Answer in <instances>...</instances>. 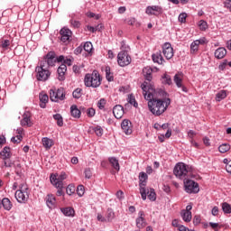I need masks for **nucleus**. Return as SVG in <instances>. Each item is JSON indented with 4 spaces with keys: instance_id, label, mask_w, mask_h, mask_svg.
I'll return each instance as SVG.
<instances>
[{
    "instance_id": "nucleus-1",
    "label": "nucleus",
    "mask_w": 231,
    "mask_h": 231,
    "mask_svg": "<svg viewBox=\"0 0 231 231\" xmlns=\"http://www.w3.org/2000/svg\"><path fill=\"white\" fill-rule=\"evenodd\" d=\"M141 89L143 90V97L148 102V109L154 116H162L163 113L167 111L169 106H171V98L161 99L156 97V88H152L150 86L147 88V82L141 84Z\"/></svg>"
},
{
    "instance_id": "nucleus-2",
    "label": "nucleus",
    "mask_w": 231,
    "mask_h": 231,
    "mask_svg": "<svg viewBox=\"0 0 231 231\" xmlns=\"http://www.w3.org/2000/svg\"><path fill=\"white\" fill-rule=\"evenodd\" d=\"M121 50L122 51L117 54V64L121 68H125V66H129L133 60L131 55H129V50H131V48L125 44V41L121 42Z\"/></svg>"
},
{
    "instance_id": "nucleus-3",
    "label": "nucleus",
    "mask_w": 231,
    "mask_h": 231,
    "mask_svg": "<svg viewBox=\"0 0 231 231\" xmlns=\"http://www.w3.org/2000/svg\"><path fill=\"white\" fill-rule=\"evenodd\" d=\"M84 84L86 88H100L102 86V76H100V72L94 69L92 73H87L84 77Z\"/></svg>"
},
{
    "instance_id": "nucleus-4",
    "label": "nucleus",
    "mask_w": 231,
    "mask_h": 231,
    "mask_svg": "<svg viewBox=\"0 0 231 231\" xmlns=\"http://www.w3.org/2000/svg\"><path fill=\"white\" fill-rule=\"evenodd\" d=\"M35 73L38 82H46L51 77V72L46 67V61H41L40 65L35 67Z\"/></svg>"
},
{
    "instance_id": "nucleus-5",
    "label": "nucleus",
    "mask_w": 231,
    "mask_h": 231,
    "mask_svg": "<svg viewBox=\"0 0 231 231\" xmlns=\"http://www.w3.org/2000/svg\"><path fill=\"white\" fill-rule=\"evenodd\" d=\"M192 171V166L185 164V162H178L173 169V174L179 180H187L189 171Z\"/></svg>"
},
{
    "instance_id": "nucleus-6",
    "label": "nucleus",
    "mask_w": 231,
    "mask_h": 231,
    "mask_svg": "<svg viewBox=\"0 0 231 231\" xmlns=\"http://www.w3.org/2000/svg\"><path fill=\"white\" fill-rule=\"evenodd\" d=\"M14 198L18 203L24 204L30 199V193H28V186L21 184L19 189L15 191Z\"/></svg>"
},
{
    "instance_id": "nucleus-7",
    "label": "nucleus",
    "mask_w": 231,
    "mask_h": 231,
    "mask_svg": "<svg viewBox=\"0 0 231 231\" xmlns=\"http://www.w3.org/2000/svg\"><path fill=\"white\" fill-rule=\"evenodd\" d=\"M147 180H149L147 173L141 171L139 173V190L143 201L147 199Z\"/></svg>"
},
{
    "instance_id": "nucleus-8",
    "label": "nucleus",
    "mask_w": 231,
    "mask_h": 231,
    "mask_svg": "<svg viewBox=\"0 0 231 231\" xmlns=\"http://www.w3.org/2000/svg\"><path fill=\"white\" fill-rule=\"evenodd\" d=\"M184 190L187 194H198L199 192V184L190 179L184 180Z\"/></svg>"
},
{
    "instance_id": "nucleus-9",
    "label": "nucleus",
    "mask_w": 231,
    "mask_h": 231,
    "mask_svg": "<svg viewBox=\"0 0 231 231\" xmlns=\"http://www.w3.org/2000/svg\"><path fill=\"white\" fill-rule=\"evenodd\" d=\"M50 98L51 102H59L60 100H64V98H66L64 88H51L50 90Z\"/></svg>"
},
{
    "instance_id": "nucleus-10",
    "label": "nucleus",
    "mask_w": 231,
    "mask_h": 231,
    "mask_svg": "<svg viewBox=\"0 0 231 231\" xmlns=\"http://www.w3.org/2000/svg\"><path fill=\"white\" fill-rule=\"evenodd\" d=\"M143 75L144 77V81L142 84L146 82V89H149V88L155 89L154 85L152 84V69L151 67H145L143 69Z\"/></svg>"
},
{
    "instance_id": "nucleus-11",
    "label": "nucleus",
    "mask_w": 231,
    "mask_h": 231,
    "mask_svg": "<svg viewBox=\"0 0 231 231\" xmlns=\"http://www.w3.org/2000/svg\"><path fill=\"white\" fill-rule=\"evenodd\" d=\"M51 185H53V187H55L56 189H58L57 192H56V196L60 197V196H64V190H62L64 189V183L62 182V180L57 179V175H51Z\"/></svg>"
},
{
    "instance_id": "nucleus-12",
    "label": "nucleus",
    "mask_w": 231,
    "mask_h": 231,
    "mask_svg": "<svg viewBox=\"0 0 231 231\" xmlns=\"http://www.w3.org/2000/svg\"><path fill=\"white\" fill-rule=\"evenodd\" d=\"M72 35H73V32H71L69 28L63 27L60 31L59 39L61 41V42H64L65 44H69Z\"/></svg>"
},
{
    "instance_id": "nucleus-13",
    "label": "nucleus",
    "mask_w": 231,
    "mask_h": 231,
    "mask_svg": "<svg viewBox=\"0 0 231 231\" xmlns=\"http://www.w3.org/2000/svg\"><path fill=\"white\" fill-rule=\"evenodd\" d=\"M162 53L167 60H171L172 57H174V48H172V45L171 42H166L162 44Z\"/></svg>"
},
{
    "instance_id": "nucleus-14",
    "label": "nucleus",
    "mask_w": 231,
    "mask_h": 231,
    "mask_svg": "<svg viewBox=\"0 0 231 231\" xmlns=\"http://www.w3.org/2000/svg\"><path fill=\"white\" fill-rule=\"evenodd\" d=\"M135 225L139 230H143L147 226V220H145V212L143 210H140L138 212V217L135 219Z\"/></svg>"
},
{
    "instance_id": "nucleus-15",
    "label": "nucleus",
    "mask_w": 231,
    "mask_h": 231,
    "mask_svg": "<svg viewBox=\"0 0 231 231\" xmlns=\"http://www.w3.org/2000/svg\"><path fill=\"white\" fill-rule=\"evenodd\" d=\"M45 60H42V62H46V68H50L55 66V62H57V58L55 57V51H49L45 57Z\"/></svg>"
},
{
    "instance_id": "nucleus-16",
    "label": "nucleus",
    "mask_w": 231,
    "mask_h": 231,
    "mask_svg": "<svg viewBox=\"0 0 231 231\" xmlns=\"http://www.w3.org/2000/svg\"><path fill=\"white\" fill-rule=\"evenodd\" d=\"M159 14H163V8L160 5H148L145 9V14L147 15H156V13Z\"/></svg>"
},
{
    "instance_id": "nucleus-17",
    "label": "nucleus",
    "mask_w": 231,
    "mask_h": 231,
    "mask_svg": "<svg viewBox=\"0 0 231 231\" xmlns=\"http://www.w3.org/2000/svg\"><path fill=\"white\" fill-rule=\"evenodd\" d=\"M121 128L124 131L125 134H133V123L129 119H124L121 123Z\"/></svg>"
},
{
    "instance_id": "nucleus-18",
    "label": "nucleus",
    "mask_w": 231,
    "mask_h": 231,
    "mask_svg": "<svg viewBox=\"0 0 231 231\" xmlns=\"http://www.w3.org/2000/svg\"><path fill=\"white\" fill-rule=\"evenodd\" d=\"M20 124L23 127H32L33 124L32 123V114L30 112H25L23 115V119L20 121Z\"/></svg>"
},
{
    "instance_id": "nucleus-19",
    "label": "nucleus",
    "mask_w": 231,
    "mask_h": 231,
    "mask_svg": "<svg viewBox=\"0 0 231 231\" xmlns=\"http://www.w3.org/2000/svg\"><path fill=\"white\" fill-rule=\"evenodd\" d=\"M1 208H4V210L10 212V210L14 208V204L12 203V200H10V199L8 198H4L3 199H0V210Z\"/></svg>"
},
{
    "instance_id": "nucleus-20",
    "label": "nucleus",
    "mask_w": 231,
    "mask_h": 231,
    "mask_svg": "<svg viewBox=\"0 0 231 231\" xmlns=\"http://www.w3.org/2000/svg\"><path fill=\"white\" fill-rule=\"evenodd\" d=\"M173 82L176 84L177 88H181L183 93H189V88L183 85V79L180 77V74L174 75Z\"/></svg>"
},
{
    "instance_id": "nucleus-21",
    "label": "nucleus",
    "mask_w": 231,
    "mask_h": 231,
    "mask_svg": "<svg viewBox=\"0 0 231 231\" xmlns=\"http://www.w3.org/2000/svg\"><path fill=\"white\" fill-rule=\"evenodd\" d=\"M66 71H68V67L66 64H60L57 69L58 79L62 82L66 80Z\"/></svg>"
},
{
    "instance_id": "nucleus-22",
    "label": "nucleus",
    "mask_w": 231,
    "mask_h": 231,
    "mask_svg": "<svg viewBox=\"0 0 231 231\" xmlns=\"http://www.w3.org/2000/svg\"><path fill=\"white\" fill-rule=\"evenodd\" d=\"M113 115L115 118H116L117 120H120V118L124 116V106L122 105H116L113 107Z\"/></svg>"
},
{
    "instance_id": "nucleus-23",
    "label": "nucleus",
    "mask_w": 231,
    "mask_h": 231,
    "mask_svg": "<svg viewBox=\"0 0 231 231\" xmlns=\"http://www.w3.org/2000/svg\"><path fill=\"white\" fill-rule=\"evenodd\" d=\"M46 205L48 208H54L56 203H57V199H55V195L53 194H48L47 197L45 198Z\"/></svg>"
},
{
    "instance_id": "nucleus-24",
    "label": "nucleus",
    "mask_w": 231,
    "mask_h": 231,
    "mask_svg": "<svg viewBox=\"0 0 231 231\" xmlns=\"http://www.w3.org/2000/svg\"><path fill=\"white\" fill-rule=\"evenodd\" d=\"M152 60L155 64H163L165 62V59H163V55H162V51L153 53Z\"/></svg>"
},
{
    "instance_id": "nucleus-25",
    "label": "nucleus",
    "mask_w": 231,
    "mask_h": 231,
    "mask_svg": "<svg viewBox=\"0 0 231 231\" xmlns=\"http://www.w3.org/2000/svg\"><path fill=\"white\" fill-rule=\"evenodd\" d=\"M60 212H62L66 217H75V209L71 207L61 208Z\"/></svg>"
},
{
    "instance_id": "nucleus-26",
    "label": "nucleus",
    "mask_w": 231,
    "mask_h": 231,
    "mask_svg": "<svg viewBox=\"0 0 231 231\" xmlns=\"http://www.w3.org/2000/svg\"><path fill=\"white\" fill-rule=\"evenodd\" d=\"M226 56V49L225 47H219L215 51V58L221 60Z\"/></svg>"
},
{
    "instance_id": "nucleus-27",
    "label": "nucleus",
    "mask_w": 231,
    "mask_h": 231,
    "mask_svg": "<svg viewBox=\"0 0 231 231\" xmlns=\"http://www.w3.org/2000/svg\"><path fill=\"white\" fill-rule=\"evenodd\" d=\"M39 98H40V107H42V109H45L46 104L49 102L50 97L47 96V94L40 93Z\"/></svg>"
},
{
    "instance_id": "nucleus-28",
    "label": "nucleus",
    "mask_w": 231,
    "mask_h": 231,
    "mask_svg": "<svg viewBox=\"0 0 231 231\" xmlns=\"http://www.w3.org/2000/svg\"><path fill=\"white\" fill-rule=\"evenodd\" d=\"M108 162L115 171H117V172L120 171V162L116 157H108Z\"/></svg>"
},
{
    "instance_id": "nucleus-29",
    "label": "nucleus",
    "mask_w": 231,
    "mask_h": 231,
    "mask_svg": "<svg viewBox=\"0 0 231 231\" xmlns=\"http://www.w3.org/2000/svg\"><path fill=\"white\" fill-rule=\"evenodd\" d=\"M0 155L2 156V160H8L12 157V153L10 152V147L5 146L0 152Z\"/></svg>"
},
{
    "instance_id": "nucleus-30",
    "label": "nucleus",
    "mask_w": 231,
    "mask_h": 231,
    "mask_svg": "<svg viewBox=\"0 0 231 231\" xmlns=\"http://www.w3.org/2000/svg\"><path fill=\"white\" fill-rule=\"evenodd\" d=\"M146 197L150 201H156V191H154L153 188H146Z\"/></svg>"
},
{
    "instance_id": "nucleus-31",
    "label": "nucleus",
    "mask_w": 231,
    "mask_h": 231,
    "mask_svg": "<svg viewBox=\"0 0 231 231\" xmlns=\"http://www.w3.org/2000/svg\"><path fill=\"white\" fill-rule=\"evenodd\" d=\"M70 115L73 116V118H80V110L77 105H72L70 106Z\"/></svg>"
},
{
    "instance_id": "nucleus-32",
    "label": "nucleus",
    "mask_w": 231,
    "mask_h": 231,
    "mask_svg": "<svg viewBox=\"0 0 231 231\" xmlns=\"http://www.w3.org/2000/svg\"><path fill=\"white\" fill-rule=\"evenodd\" d=\"M180 217L185 223H190L192 221V212L180 211Z\"/></svg>"
},
{
    "instance_id": "nucleus-33",
    "label": "nucleus",
    "mask_w": 231,
    "mask_h": 231,
    "mask_svg": "<svg viewBox=\"0 0 231 231\" xmlns=\"http://www.w3.org/2000/svg\"><path fill=\"white\" fill-rule=\"evenodd\" d=\"M105 73L107 82H113V80H115V76L113 72H111V67L106 66L105 69Z\"/></svg>"
},
{
    "instance_id": "nucleus-34",
    "label": "nucleus",
    "mask_w": 231,
    "mask_h": 231,
    "mask_svg": "<svg viewBox=\"0 0 231 231\" xmlns=\"http://www.w3.org/2000/svg\"><path fill=\"white\" fill-rule=\"evenodd\" d=\"M162 79L164 86H172V78H171V75L164 73L162 76Z\"/></svg>"
},
{
    "instance_id": "nucleus-35",
    "label": "nucleus",
    "mask_w": 231,
    "mask_h": 231,
    "mask_svg": "<svg viewBox=\"0 0 231 231\" xmlns=\"http://www.w3.org/2000/svg\"><path fill=\"white\" fill-rule=\"evenodd\" d=\"M42 145L45 149H51V146L53 145V141L48 137H43L42 139Z\"/></svg>"
},
{
    "instance_id": "nucleus-36",
    "label": "nucleus",
    "mask_w": 231,
    "mask_h": 231,
    "mask_svg": "<svg viewBox=\"0 0 231 231\" xmlns=\"http://www.w3.org/2000/svg\"><path fill=\"white\" fill-rule=\"evenodd\" d=\"M52 117L56 120L59 127H62V125H64V118L60 114H55L52 116Z\"/></svg>"
},
{
    "instance_id": "nucleus-37",
    "label": "nucleus",
    "mask_w": 231,
    "mask_h": 231,
    "mask_svg": "<svg viewBox=\"0 0 231 231\" xmlns=\"http://www.w3.org/2000/svg\"><path fill=\"white\" fill-rule=\"evenodd\" d=\"M226 98V90H220L217 95H216V100L217 102H221V100H225Z\"/></svg>"
},
{
    "instance_id": "nucleus-38",
    "label": "nucleus",
    "mask_w": 231,
    "mask_h": 231,
    "mask_svg": "<svg viewBox=\"0 0 231 231\" xmlns=\"http://www.w3.org/2000/svg\"><path fill=\"white\" fill-rule=\"evenodd\" d=\"M221 207L224 214H231V205L228 202H223Z\"/></svg>"
},
{
    "instance_id": "nucleus-39",
    "label": "nucleus",
    "mask_w": 231,
    "mask_h": 231,
    "mask_svg": "<svg viewBox=\"0 0 231 231\" xmlns=\"http://www.w3.org/2000/svg\"><path fill=\"white\" fill-rule=\"evenodd\" d=\"M115 219V211L112 208L106 210V221L111 223Z\"/></svg>"
},
{
    "instance_id": "nucleus-40",
    "label": "nucleus",
    "mask_w": 231,
    "mask_h": 231,
    "mask_svg": "<svg viewBox=\"0 0 231 231\" xmlns=\"http://www.w3.org/2000/svg\"><path fill=\"white\" fill-rule=\"evenodd\" d=\"M92 130L94 131L96 135L98 137L103 136V134H104V128H102V126H100V125L92 127Z\"/></svg>"
},
{
    "instance_id": "nucleus-41",
    "label": "nucleus",
    "mask_w": 231,
    "mask_h": 231,
    "mask_svg": "<svg viewBox=\"0 0 231 231\" xmlns=\"http://www.w3.org/2000/svg\"><path fill=\"white\" fill-rule=\"evenodd\" d=\"M71 17L72 18L69 20L70 26L75 29L80 28V26H82V23H80V21L73 19V16Z\"/></svg>"
},
{
    "instance_id": "nucleus-42",
    "label": "nucleus",
    "mask_w": 231,
    "mask_h": 231,
    "mask_svg": "<svg viewBox=\"0 0 231 231\" xmlns=\"http://www.w3.org/2000/svg\"><path fill=\"white\" fill-rule=\"evenodd\" d=\"M219 152L222 154H225V152H228L230 151V144L228 143H223L218 147Z\"/></svg>"
},
{
    "instance_id": "nucleus-43",
    "label": "nucleus",
    "mask_w": 231,
    "mask_h": 231,
    "mask_svg": "<svg viewBox=\"0 0 231 231\" xmlns=\"http://www.w3.org/2000/svg\"><path fill=\"white\" fill-rule=\"evenodd\" d=\"M127 102L131 104V106H134V107H138V102H136V98L133 94L128 96Z\"/></svg>"
},
{
    "instance_id": "nucleus-44",
    "label": "nucleus",
    "mask_w": 231,
    "mask_h": 231,
    "mask_svg": "<svg viewBox=\"0 0 231 231\" xmlns=\"http://www.w3.org/2000/svg\"><path fill=\"white\" fill-rule=\"evenodd\" d=\"M72 97H73V98H76L77 100H79V98H80V97H82V88H76L72 92Z\"/></svg>"
},
{
    "instance_id": "nucleus-45",
    "label": "nucleus",
    "mask_w": 231,
    "mask_h": 231,
    "mask_svg": "<svg viewBox=\"0 0 231 231\" xmlns=\"http://www.w3.org/2000/svg\"><path fill=\"white\" fill-rule=\"evenodd\" d=\"M198 50H199V45L198 42L195 40L190 44V53H196L198 51Z\"/></svg>"
},
{
    "instance_id": "nucleus-46",
    "label": "nucleus",
    "mask_w": 231,
    "mask_h": 231,
    "mask_svg": "<svg viewBox=\"0 0 231 231\" xmlns=\"http://www.w3.org/2000/svg\"><path fill=\"white\" fill-rule=\"evenodd\" d=\"M83 50L87 51V53H91V51H93V43H91V42H85Z\"/></svg>"
},
{
    "instance_id": "nucleus-47",
    "label": "nucleus",
    "mask_w": 231,
    "mask_h": 231,
    "mask_svg": "<svg viewBox=\"0 0 231 231\" xmlns=\"http://www.w3.org/2000/svg\"><path fill=\"white\" fill-rule=\"evenodd\" d=\"M199 30H201V32H205L207 28H208V23H207V21L205 20H200L199 22Z\"/></svg>"
},
{
    "instance_id": "nucleus-48",
    "label": "nucleus",
    "mask_w": 231,
    "mask_h": 231,
    "mask_svg": "<svg viewBox=\"0 0 231 231\" xmlns=\"http://www.w3.org/2000/svg\"><path fill=\"white\" fill-rule=\"evenodd\" d=\"M86 192V189L84 188V185H79L77 187V194L79 198H82Z\"/></svg>"
},
{
    "instance_id": "nucleus-49",
    "label": "nucleus",
    "mask_w": 231,
    "mask_h": 231,
    "mask_svg": "<svg viewBox=\"0 0 231 231\" xmlns=\"http://www.w3.org/2000/svg\"><path fill=\"white\" fill-rule=\"evenodd\" d=\"M86 115L88 118H93V116H95V115H97V110H95V108H93V107H88V108H87Z\"/></svg>"
},
{
    "instance_id": "nucleus-50",
    "label": "nucleus",
    "mask_w": 231,
    "mask_h": 231,
    "mask_svg": "<svg viewBox=\"0 0 231 231\" xmlns=\"http://www.w3.org/2000/svg\"><path fill=\"white\" fill-rule=\"evenodd\" d=\"M84 174L86 180H91V177L93 176V171H91V168H86L84 170Z\"/></svg>"
},
{
    "instance_id": "nucleus-51",
    "label": "nucleus",
    "mask_w": 231,
    "mask_h": 231,
    "mask_svg": "<svg viewBox=\"0 0 231 231\" xmlns=\"http://www.w3.org/2000/svg\"><path fill=\"white\" fill-rule=\"evenodd\" d=\"M66 193L68 196H73V194H75V187L69 184L66 189Z\"/></svg>"
},
{
    "instance_id": "nucleus-52",
    "label": "nucleus",
    "mask_w": 231,
    "mask_h": 231,
    "mask_svg": "<svg viewBox=\"0 0 231 231\" xmlns=\"http://www.w3.org/2000/svg\"><path fill=\"white\" fill-rule=\"evenodd\" d=\"M82 68H84V65H73L72 70L76 75H80Z\"/></svg>"
},
{
    "instance_id": "nucleus-53",
    "label": "nucleus",
    "mask_w": 231,
    "mask_h": 231,
    "mask_svg": "<svg viewBox=\"0 0 231 231\" xmlns=\"http://www.w3.org/2000/svg\"><path fill=\"white\" fill-rule=\"evenodd\" d=\"M226 66H228V60H224L223 62H221L218 65V69L220 71H225L226 69Z\"/></svg>"
},
{
    "instance_id": "nucleus-54",
    "label": "nucleus",
    "mask_w": 231,
    "mask_h": 231,
    "mask_svg": "<svg viewBox=\"0 0 231 231\" xmlns=\"http://www.w3.org/2000/svg\"><path fill=\"white\" fill-rule=\"evenodd\" d=\"M1 48H3V50H8V48H10V40H3L1 42Z\"/></svg>"
},
{
    "instance_id": "nucleus-55",
    "label": "nucleus",
    "mask_w": 231,
    "mask_h": 231,
    "mask_svg": "<svg viewBox=\"0 0 231 231\" xmlns=\"http://www.w3.org/2000/svg\"><path fill=\"white\" fill-rule=\"evenodd\" d=\"M201 223V216L199 215H196L194 217H193V225L195 226H198V225H199Z\"/></svg>"
},
{
    "instance_id": "nucleus-56",
    "label": "nucleus",
    "mask_w": 231,
    "mask_h": 231,
    "mask_svg": "<svg viewBox=\"0 0 231 231\" xmlns=\"http://www.w3.org/2000/svg\"><path fill=\"white\" fill-rule=\"evenodd\" d=\"M4 167H14V162H12V160L9 159H4Z\"/></svg>"
},
{
    "instance_id": "nucleus-57",
    "label": "nucleus",
    "mask_w": 231,
    "mask_h": 231,
    "mask_svg": "<svg viewBox=\"0 0 231 231\" xmlns=\"http://www.w3.org/2000/svg\"><path fill=\"white\" fill-rule=\"evenodd\" d=\"M97 107L98 109L102 110L105 109L106 107V100L104 98H101L98 102H97Z\"/></svg>"
},
{
    "instance_id": "nucleus-58",
    "label": "nucleus",
    "mask_w": 231,
    "mask_h": 231,
    "mask_svg": "<svg viewBox=\"0 0 231 231\" xmlns=\"http://www.w3.org/2000/svg\"><path fill=\"white\" fill-rule=\"evenodd\" d=\"M186 21H187V13H180L179 15V22L186 23Z\"/></svg>"
},
{
    "instance_id": "nucleus-59",
    "label": "nucleus",
    "mask_w": 231,
    "mask_h": 231,
    "mask_svg": "<svg viewBox=\"0 0 231 231\" xmlns=\"http://www.w3.org/2000/svg\"><path fill=\"white\" fill-rule=\"evenodd\" d=\"M171 225H172V226H174L175 228H178V230H179L180 226H183V225H180V220H178V219H176V218L172 220Z\"/></svg>"
},
{
    "instance_id": "nucleus-60",
    "label": "nucleus",
    "mask_w": 231,
    "mask_h": 231,
    "mask_svg": "<svg viewBox=\"0 0 231 231\" xmlns=\"http://www.w3.org/2000/svg\"><path fill=\"white\" fill-rule=\"evenodd\" d=\"M162 190L163 192H165L166 194H171V186L167 185V184H163L162 185Z\"/></svg>"
},
{
    "instance_id": "nucleus-61",
    "label": "nucleus",
    "mask_w": 231,
    "mask_h": 231,
    "mask_svg": "<svg viewBox=\"0 0 231 231\" xmlns=\"http://www.w3.org/2000/svg\"><path fill=\"white\" fill-rule=\"evenodd\" d=\"M116 196L117 198V199H119L120 201H122V199H124L125 196H124V191H122L121 189H119L116 193Z\"/></svg>"
},
{
    "instance_id": "nucleus-62",
    "label": "nucleus",
    "mask_w": 231,
    "mask_h": 231,
    "mask_svg": "<svg viewBox=\"0 0 231 231\" xmlns=\"http://www.w3.org/2000/svg\"><path fill=\"white\" fill-rule=\"evenodd\" d=\"M14 171H15V174H17V176H19L21 174V163H17L14 165Z\"/></svg>"
},
{
    "instance_id": "nucleus-63",
    "label": "nucleus",
    "mask_w": 231,
    "mask_h": 231,
    "mask_svg": "<svg viewBox=\"0 0 231 231\" xmlns=\"http://www.w3.org/2000/svg\"><path fill=\"white\" fill-rule=\"evenodd\" d=\"M224 7L226 8L227 10L230 9V7H231V0H226L224 2Z\"/></svg>"
},
{
    "instance_id": "nucleus-64",
    "label": "nucleus",
    "mask_w": 231,
    "mask_h": 231,
    "mask_svg": "<svg viewBox=\"0 0 231 231\" xmlns=\"http://www.w3.org/2000/svg\"><path fill=\"white\" fill-rule=\"evenodd\" d=\"M179 231H194V230H191L189 229V227L185 226H180L179 228H178Z\"/></svg>"
}]
</instances>
